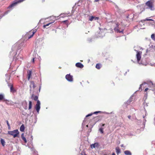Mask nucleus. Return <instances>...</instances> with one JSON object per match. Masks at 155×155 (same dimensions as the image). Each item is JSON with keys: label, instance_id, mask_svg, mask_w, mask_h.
<instances>
[{"label": "nucleus", "instance_id": "obj_1", "mask_svg": "<svg viewBox=\"0 0 155 155\" xmlns=\"http://www.w3.org/2000/svg\"><path fill=\"white\" fill-rule=\"evenodd\" d=\"M8 133L9 134L13 136V137L15 138L18 135L19 132L18 130H15L12 131H9Z\"/></svg>", "mask_w": 155, "mask_h": 155}, {"label": "nucleus", "instance_id": "obj_2", "mask_svg": "<svg viewBox=\"0 0 155 155\" xmlns=\"http://www.w3.org/2000/svg\"><path fill=\"white\" fill-rule=\"evenodd\" d=\"M115 32L117 33H123L124 29L121 28L117 23L116 24V26L114 29Z\"/></svg>", "mask_w": 155, "mask_h": 155}, {"label": "nucleus", "instance_id": "obj_3", "mask_svg": "<svg viewBox=\"0 0 155 155\" xmlns=\"http://www.w3.org/2000/svg\"><path fill=\"white\" fill-rule=\"evenodd\" d=\"M134 50L137 52L136 57L137 58V62L139 64H140L141 63H139V61L140 60V59L141 58V55L142 52L140 51H138L137 50H136V49H134Z\"/></svg>", "mask_w": 155, "mask_h": 155}, {"label": "nucleus", "instance_id": "obj_4", "mask_svg": "<svg viewBox=\"0 0 155 155\" xmlns=\"http://www.w3.org/2000/svg\"><path fill=\"white\" fill-rule=\"evenodd\" d=\"M40 102L39 100L37 101V104L35 106V108L38 113H39L40 109Z\"/></svg>", "mask_w": 155, "mask_h": 155}, {"label": "nucleus", "instance_id": "obj_5", "mask_svg": "<svg viewBox=\"0 0 155 155\" xmlns=\"http://www.w3.org/2000/svg\"><path fill=\"white\" fill-rule=\"evenodd\" d=\"M65 78L69 82H72L73 81V77L70 74H67L65 76Z\"/></svg>", "mask_w": 155, "mask_h": 155}, {"label": "nucleus", "instance_id": "obj_6", "mask_svg": "<svg viewBox=\"0 0 155 155\" xmlns=\"http://www.w3.org/2000/svg\"><path fill=\"white\" fill-rule=\"evenodd\" d=\"M146 5L149 8H150L151 10H153L154 8L153 7V3L150 1H147L146 3Z\"/></svg>", "mask_w": 155, "mask_h": 155}, {"label": "nucleus", "instance_id": "obj_7", "mask_svg": "<svg viewBox=\"0 0 155 155\" xmlns=\"http://www.w3.org/2000/svg\"><path fill=\"white\" fill-rule=\"evenodd\" d=\"M99 145L98 143H95L94 144H92L91 145V148H98L99 147Z\"/></svg>", "mask_w": 155, "mask_h": 155}, {"label": "nucleus", "instance_id": "obj_8", "mask_svg": "<svg viewBox=\"0 0 155 155\" xmlns=\"http://www.w3.org/2000/svg\"><path fill=\"white\" fill-rule=\"evenodd\" d=\"M105 35V33L103 31V30H100L99 32L98 37L100 38H102Z\"/></svg>", "mask_w": 155, "mask_h": 155}, {"label": "nucleus", "instance_id": "obj_9", "mask_svg": "<svg viewBox=\"0 0 155 155\" xmlns=\"http://www.w3.org/2000/svg\"><path fill=\"white\" fill-rule=\"evenodd\" d=\"M75 66L78 68H82L84 67V65L82 64L80 62H78L76 64Z\"/></svg>", "mask_w": 155, "mask_h": 155}, {"label": "nucleus", "instance_id": "obj_10", "mask_svg": "<svg viewBox=\"0 0 155 155\" xmlns=\"http://www.w3.org/2000/svg\"><path fill=\"white\" fill-rule=\"evenodd\" d=\"M38 97L37 96H35L33 94H32L31 96V98L33 100L35 101H38Z\"/></svg>", "mask_w": 155, "mask_h": 155}, {"label": "nucleus", "instance_id": "obj_11", "mask_svg": "<svg viewBox=\"0 0 155 155\" xmlns=\"http://www.w3.org/2000/svg\"><path fill=\"white\" fill-rule=\"evenodd\" d=\"M5 103L8 105H12L13 102L10 100H5Z\"/></svg>", "mask_w": 155, "mask_h": 155}, {"label": "nucleus", "instance_id": "obj_12", "mask_svg": "<svg viewBox=\"0 0 155 155\" xmlns=\"http://www.w3.org/2000/svg\"><path fill=\"white\" fill-rule=\"evenodd\" d=\"M31 71H29L28 72V80H29L30 77H31Z\"/></svg>", "mask_w": 155, "mask_h": 155}, {"label": "nucleus", "instance_id": "obj_13", "mask_svg": "<svg viewBox=\"0 0 155 155\" xmlns=\"http://www.w3.org/2000/svg\"><path fill=\"white\" fill-rule=\"evenodd\" d=\"M30 87L31 88V87H33V88H35V85L34 82V81H32L31 82V84L30 86Z\"/></svg>", "mask_w": 155, "mask_h": 155}, {"label": "nucleus", "instance_id": "obj_14", "mask_svg": "<svg viewBox=\"0 0 155 155\" xmlns=\"http://www.w3.org/2000/svg\"><path fill=\"white\" fill-rule=\"evenodd\" d=\"M20 130L21 132H23L25 130V127L24 124H22L20 127Z\"/></svg>", "mask_w": 155, "mask_h": 155}, {"label": "nucleus", "instance_id": "obj_15", "mask_svg": "<svg viewBox=\"0 0 155 155\" xmlns=\"http://www.w3.org/2000/svg\"><path fill=\"white\" fill-rule=\"evenodd\" d=\"M124 153L126 155H131V153L129 150L125 151Z\"/></svg>", "mask_w": 155, "mask_h": 155}, {"label": "nucleus", "instance_id": "obj_16", "mask_svg": "<svg viewBox=\"0 0 155 155\" xmlns=\"http://www.w3.org/2000/svg\"><path fill=\"white\" fill-rule=\"evenodd\" d=\"M147 84H148L150 87H152L153 86V82L151 81H148Z\"/></svg>", "mask_w": 155, "mask_h": 155}, {"label": "nucleus", "instance_id": "obj_17", "mask_svg": "<svg viewBox=\"0 0 155 155\" xmlns=\"http://www.w3.org/2000/svg\"><path fill=\"white\" fill-rule=\"evenodd\" d=\"M133 100V98L131 97L130 98L129 100L127 101V104H130V103L132 102Z\"/></svg>", "mask_w": 155, "mask_h": 155}, {"label": "nucleus", "instance_id": "obj_18", "mask_svg": "<svg viewBox=\"0 0 155 155\" xmlns=\"http://www.w3.org/2000/svg\"><path fill=\"white\" fill-rule=\"evenodd\" d=\"M1 143L3 146H4L5 145V142L4 139H1Z\"/></svg>", "mask_w": 155, "mask_h": 155}, {"label": "nucleus", "instance_id": "obj_19", "mask_svg": "<svg viewBox=\"0 0 155 155\" xmlns=\"http://www.w3.org/2000/svg\"><path fill=\"white\" fill-rule=\"evenodd\" d=\"M10 91L11 92L14 93L15 91V90L14 89L12 85H11L10 87Z\"/></svg>", "mask_w": 155, "mask_h": 155}, {"label": "nucleus", "instance_id": "obj_20", "mask_svg": "<svg viewBox=\"0 0 155 155\" xmlns=\"http://www.w3.org/2000/svg\"><path fill=\"white\" fill-rule=\"evenodd\" d=\"M116 152L117 154H118L120 153V150L119 148L118 147L116 148Z\"/></svg>", "mask_w": 155, "mask_h": 155}, {"label": "nucleus", "instance_id": "obj_21", "mask_svg": "<svg viewBox=\"0 0 155 155\" xmlns=\"http://www.w3.org/2000/svg\"><path fill=\"white\" fill-rule=\"evenodd\" d=\"M32 107V102L31 101H29L28 109L30 110L31 109Z\"/></svg>", "mask_w": 155, "mask_h": 155}, {"label": "nucleus", "instance_id": "obj_22", "mask_svg": "<svg viewBox=\"0 0 155 155\" xmlns=\"http://www.w3.org/2000/svg\"><path fill=\"white\" fill-rule=\"evenodd\" d=\"M101 67V65L100 64H97L96 65V68L97 69H99Z\"/></svg>", "mask_w": 155, "mask_h": 155}, {"label": "nucleus", "instance_id": "obj_23", "mask_svg": "<svg viewBox=\"0 0 155 155\" xmlns=\"http://www.w3.org/2000/svg\"><path fill=\"white\" fill-rule=\"evenodd\" d=\"M94 16H90L89 18V20L91 21H92L94 20Z\"/></svg>", "mask_w": 155, "mask_h": 155}, {"label": "nucleus", "instance_id": "obj_24", "mask_svg": "<svg viewBox=\"0 0 155 155\" xmlns=\"http://www.w3.org/2000/svg\"><path fill=\"white\" fill-rule=\"evenodd\" d=\"M151 37L152 39L155 41V35L154 34H152L151 35Z\"/></svg>", "mask_w": 155, "mask_h": 155}, {"label": "nucleus", "instance_id": "obj_25", "mask_svg": "<svg viewBox=\"0 0 155 155\" xmlns=\"http://www.w3.org/2000/svg\"><path fill=\"white\" fill-rule=\"evenodd\" d=\"M53 22H51V23H48L46 25H45L43 26V28H46V27L47 26H48L50 25Z\"/></svg>", "mask_w": 155, "mask_h": 155}, {"label": "nucleus", "instance_id": "obj_26", "mask_svg": "<svg viewBox=\"0 0 155 155\" xmlns=\"http://www.w3.org/2000/svg\"><path fill=\"white\" fill-rule=\"evenodd\" d=\"M103 128H101L99 129V131L101 132V134H103L104 133Z\"/></svg>", "mask_w": 155, "mask_h": 155}, {"label": "nucleus", "instance_id": "obj_27", "mask_svg": "<svg viewBox=\"0 0 155 155\" xmlns=\"http://www.w3.org/2000/svg\"><path fill=\"white\" fill-rule=\"evenodd\" d=\"M4 95L2 94H0V100H2L4 98Z\"/></svg>", "mask_w": 155, "mask_h": 155}, {"label": "nucleus", "instance_id": "obj_28", "mask_svg": "<svg viewBox=\"0 0 155 155\" xmlns=\"http://www.w3.org/2000/svg\"><path fill=\"white\" fill-rule=\"evenodd\" d=\"M6 123H7V125H8V129H10V124H9V123H8V120H7L6 121Z\"/></svg>", "mask_w": 155, "mask_h": 155}, {"label": "nucleus", "instance_id": "obj_29", "mask_svg": "<svg viewBox=\"0 0 155 155\" xmlns=\"http://www.w3.org/2000/svg\"><path fill=\"white\" fill-rule=\"evenodd\" d=\"M93 114V113H91L89 114H87V115L86 116V117H88L91 116V115H92Z\"/></svg>", "mask_w": 155, "mask_h": 155}, {"label": "nucleus", "instance_id": "obj_30", "mask_svg": "<svg viewBox=\"0 0 155 155\" xmlns=\"http://www.w3.org/2000/svg\"><path fill=\"white\" fill-rule=\"evenodd\" d=\"M144 21H154V20L151 19H148V18H146V19H145Z\"/></svg>", "mask_w": 155, "mask_h": 155}, {"label": "nucleus", "instance_id": "obj_31", "mask_svg": "<svg viewBox=\"0 0 155 155\" xmlns=\"http://www.w3.org/2000/svg\"><path fill=\"white\" fill-rule=\"evenodd\" d=\"M22 139L24 141L25 143H26L27 142V140L25 137H23Z\"/></svg>", "mask_w": 155, "mask_h": 155}, {"label": "nucleus", "instance_id": "obj_32", "mask_svg": "<svg viewBox=\"0 0 155 155\" xmlns=\"http://www.w3.org/2000/svg\"><path fill=\"white\" fill-rule=\"evenodd\" d=\"M146 84V83L145 82H144V83H143L142 84H141L140 85V87H139V90H140L141 87V86L143 85L144 84Z\"/></svg>", "mask_w": 155, "mask_h": 155}, {"label": "nucleus", "instance_id": "obj_33", "mask_svg": "<svg viewBox=\"0 0 155 155\" xmlns=\"http://www.w3.org/2000/svg\"><path fill=\"white\" fill-rule=\"evenodd\" d=\"M100 112H101V111H97L94 112L93 113V114H98V113H100Z\"/></svg>", "mask_w": 155, "mask_h": 155}, {"label": "nucleus", "instance_id": "obj_34", "mask_svg": "<svg viewBox=\"0 0 155 155\" xmlns=\"http://www.w3.org/2000/svg\"><path fill=\"white\" fill-rule=\"evenodd\" d=\"M36 31V29H34L33 30V31L32 32V34L34 35V34L35 33V32Z\"/></svg>", "mask_w": 155, "mask_h": 155}, {"label": "nucleus", "instance_id": "obj_35", "mask_svg": "<svg viewBox=\"0 0 155 155\" xmlns=\"http://www.w3.org/2000/svg\"><path fill=\"white\" fill-rule=\"evenodd\" d=\"M98 19H99L98 17H94V20H98Z\"/></svg>", "mask_w": 155, "mask_h": 155}, {"label": "nucleus", "instance_id": "obj_36", "mask_svg": "<svg viewBox=\"0 0 155 155\" xmlns=\"http://www.w3.org/2000/svg\"><path fill=\"white\" fill-rule=\"evenodd\" d=\"M60 16H61V17H65V15H63V14H61L60 15Z\"/></svg>", "mask_w": 155, "mask_h": 155}, {"label": "nucleus", "instance_id": "obj_37", "mask_svg": "<svg viewBox=\"0 0 155 155\" xmlns=\"http://www.w3.org/2000/svg\"><path fill=\"white\" fill-rule=\"evenodd\" d=\"M103 113L104 114H110V113L107 112H103ZM111 113H112V112H111L110 113V114H111Z\"/></svg>", "mask_w": 155, "mask_h": 155}, {"label": "nucleus", "instance_id": "obj_38", "mask_svg": "<svg viewBox=\"0 0 155 155\" xmlns=\"http://www.w3.org/2000/svg\"><path fill=\"white\" fill-rule=\"evenodd\" d=\"M24 133H22L21 135V138H23V137H24Z\"/></svg>", "mask_w": 155, "mask_h": 155}, {"label": "nucleus", "instance_id": "obj_39", "mask_svg": "<svg viewBox=\"0 0 155 155\" xmlns=\"http://www.w3.org/2000/svg\"><path fill=\"white\" fill-rule=\"evenodd\" d=\"M34 35H33V34H32L28 38V39H30V38H31Z\"/></svg>", "mask_w": 155, "mask_h": 155}, {"label": "nucleus", "instance_id": "obj_40", "mask_svg": "<svg viewBox=\"0 0 155 155\" xmlns=\"http://www.w3.org/2000/svg\"><path fill=\"white\" fill-rule=\"evenodd\" d=\"M148 89V88H146L145 90V91H147V90Z\"/></svg>", "mask_w": 155, "mask_h": 155}, {"label": "nucleus", "instance_id": "obj_41", "mask_svg": "<svg viewBox=\"0 0 155 155\" xmlns=\"http://www.w3.org/2000/svg\"><path fill=\"white\" fill-rule=\"evenodd\" d=\"M9 12V11H8L7 12H6L5 13V14L6 15V14H7Z\"/></svg>", "mask_w": 155, "mask_h": 155}, {"label": "nucleus", "instance_id": "obj_42", "mask_svg": "<svg viewBox=\"0 0 155 155\" xmlns=\"http://www.w3.org/2000/svg\"><path fill=\"white\" fill-rule=\"evenodd\" d=\"M128 117L129 119H130L131 118V116L130 115H129L128 116Z\"/></svg>", "mask_w": 155, "mask_h": 155}, {"label": "nucleus", "instance_id": "obj_43", "mask_svg": "<svg viewBox=\"0 0 155 155\" xmlns=\"http://www.w3.org/2000/svg\"><path fill=\"white\" fill-rule=\"evenodd\" d=\"M34 59H35V58H33L32 59V61L33 62H34Z\"/></svg>", "mask_w": 155, "mask_h": 155}, {"label": "nucleus", "instance_id": "obj_44", "mask_svg": "<svg viewBox=\"0 0 155 155\" xmlns=\"http://www.w3.org/2000/svg\"><path fill=\"white\" fill-rule=\"evenodd\" d=\"M68 21V20H65V21H63V22H65L67 21Z\"/></svg>", "mask_w": 155, "mask_h": 155}, {"label": "nucleus", "instance_id": "obj_45", "mask_svg": "<svg viewBox=\"0 0 155 155\" xmlns=\"http://www.w3.org/2000/svg\"><path fill=\"white\" fill-rule=\"evenodd\" d=\"M99 0H94V2H98Z\"/></svg>", "mask_w": 155, "mask_h": 155}, {"label": "nucleus", "instance_id": "obj_46", "mask_svg": "<svg viewBox=\"0 0 155 155\" xmlns=\"http://www.w3.org/2000/svg\"><path fill=\"white\" fill-rule=\"evenodd\" d=\"M145 116L147 115V111L145 110Z\"/></svg>", "mask_w": 155, "mask_h": 155}, {"label": "nucleus", "instance_id": "obj_47", "mask_svg": "<svg viewBox=\"0 0 155 155\" xmlns=\"http://www.w3.org/2000/svg\"><path fill=\"white\" fill-rule=\"evenodd\" d=\"M83 153H82H82H81V155H86V154H84H84H83Z\"/></svg>", "mask_w": 155, "mask_h": 155}, {"label": "nucleus", "instance_id": "obj_48", "mask_svg": "<svg viewBox=\"0 0 155 155\" xmlns=\"http://www.w3.org/2000/svg\"><path fill=\"white\" fill-rule=\"evenodd\" d=\"M91 38H89L88 39V40H89L90 41H91Z\"/></svg>", "mask_w": 155, "mask_h": 155}, {"label": "nucleus", "instance_id": "obj_49", "mask_svg": "<svg viewBox=\"0 0 155 155\" xmlns=\"http://www.w3.org/2000/svg\"><path fill=\"white\" fill-rule=\"evenodd\" d=\"M121 147H124V145L123 144H122L121 145Z\"/></svg>", "mask_w": 155, "mask_h": 155}, {"label": "nucleus", "instance_id": "obj_50", "mask_svg": "<svg viewBox=\"0 0 155 155\" xmlns=\"http://www.w3.org/2000/svg\"><path fill=\"white\" fill-rule=\"evenodd\" d=\"M110 31H111L113 32V30L112 29H110Z\"/></svg>", "mask_w": 155, "mask_h": 155}, {"label": "nucleus", "instance_id": "obj_51", "mask_svg": "<svg viewBox=\"0 0 155 155\" xmlns=\"http://www.w3.org/2000/svg\"><path fill=\"white\" fill-rule=\"evenodd\" d=\"M25 109L26 110L27 109V106H26L25 108Z\"/></svg>", "mask_w": 155, "mask_h": 155}, {"label": "nucleus", "instance_id": "obj_52", "mask_svg": "<svg viewBox=\"0 0 155 155\" xmlns=\"http://www.w3.org/2000/svg\"><path fill=\"white\" fill-rule=\"evenodd\" d=\"M105 124H102V127L104 126Z\"/></svg>", "mask_w": 155, "mask_h": 155}, {"label": "nucleus", "instance_id": "obj_53", "mask_svg": "<svg viewBox=\"0 0 155 155\" xmlns=\"http://www.w3.org/2000/svg\"><path fill=\"white\" fill-rule=\"evenodd\" d=\"M112 155H115V154L114 153H113Z\"/></svg>", "mask_w": 155, "mask_h": 155}, {"label": "nucleus", "instance_id": "obj_54", "mask_svg": "<svg viewBox=\"0 0 155 155\" xmlns=\"http://www.w3.org/2000/svg\"><path fill=\"white\" fill-rule=\"evenodd\" d=\"M31 138L32 140L33 139V136H31Z\"/></svg>", "mask_w": 155, "mask_h": 155}, {"label": "nucleus", "instance_id": "obj_55", "mask_svg": "<svg viewBox=\"0 0 155 155\" xmlns=\"http://www.w3.org/2000/svg\"><path fill=\"white\" fill-rule=\"evenodd\" d=\"M41 88V86H40V87H39V91H40V90Z\"/></svg>", "mask_w": 155, "mask_h": 155}, {"label": "nucleus", "instance_id": "obj_56", "mask_svg": "<svg viewBox=\"0 0 155 155\" xmlns=\"http://www.w3.org/2000/svg\"><path fill=\"white\" fill-rule=\"evenodd\" d=\"M10 77H9V76H8V79H10Z\"/></svg>", "mask_w": 155, "mask_h": 155}, {"label": "nucleus", "instance_id": "obj_57", "mask_svg": "<svg viewBox=\"0 0 155 155\" xmlns=\"http://www.w3.org/2000/svg\"><path fill=\"white\" fill-rule=\"evenodd\" d=\"M145 122H146V120H145ZM145 122H144V124H145Z\"/></svg>", "mask_w": 155, "mask_h": 155}, {"label": "nucleus", "instance_id": "obj_58", "mask_svg": "<svg viewBox=\"0 0 155 155\" xmlns=\"http://www.w3.org/2000/svg\"><path fill=\"white\" fill-rule=\"evenodd\" d=\"M145 116H143V118H145Z\"/></svg>", "mask_w": 155, "mask_h": 155}, {"label": "nucleus", "instance_id": "obj_59", "mask_svg": "<svg viewBox=\"0 0 155 155\" xmlns=\"http://www.w3.org/2000/svg\"><path fill=\"white\" fill-rule=\"evenodd\" d=\"M31 89H30V92H31Z\"/></svg>", "mask_w": 155, "mask_h": 155}, {"label": "nucleus", "instance_id": "obj_60", "mask_svg": "<svg viewBox=\"0 0 155 155\" xmlns=\"http://www.w3.org/2000/svg\"><path fill=\"white\" fill-rule=\"evenodd\" d=\"M86 127H88V125H86Z\"/></svg>", "mask_w": 155, "mask_h": 155}, {"label": "nucleus", "instance_id": "obj_61", "mask_svg": "<svg viewBox=\"0 0 155 155\" xmlns=\"http://www.w3.org/2000/svg\"><path fill=\"white\" fill-rule=\"evenodd\" d=\"M127 71H129V70H127Z\"/></svg>", "mask_w": 155, "mask_h": 155}]
</instances>
